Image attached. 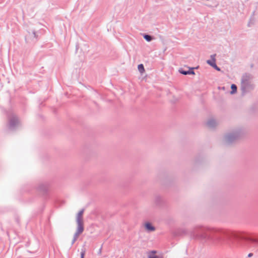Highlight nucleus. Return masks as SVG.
<instances>
[{
	"instance_id": "obj_14",
	"label": "nucleus",
	"mask_w": 258,
	"mask_h": 258,
	"mask_svg": "<svg viewBox=\"0 0 258 258\" xmlns=\"http://www.w3.org/2000/svg\"><path fill=\"white\" fill-rule=\"evenodd\" d=\"M231 91L230 93L231 94H234L237 91V86L235 84H232L231 86Z\"/></svg>"
},
{
	"instance_id": "obj_20",
	"label": "nucleus",
	"mask_w": 258,
	"mask_h": 258,
	"mask_svg": "<svg viewBox=\"0 0 258 258\" xmlns=\"http://www.w3.org/2000/svg\"><path fill=\"white\" fill-rule=\"evenodd\" d=\"M253 255V253H249L248 254V257H251Z\"/></svg>"
},
{
	"instance_id": "obj_23",
	"label": "nucleus",
	"mask_w": 258,
	"mask_h": 258,
	"mask_svg": "<svg viewBox=\"0 0 258 258\" xmlns=\"http://www.w3.org/2000/svg\"><path fill=\"white\" fill-rule=\"evenodd\" d=\"M152 252H153V253H155V252H156V251H152Z\"/></svg>"
},
{
	"instance_id": "obj_5",
	"label": "nucleus",
	"mask_w": 258,
	"mask_h": 258,
	"mask_svg": "<svg viewBox=\"0 0 258 258\" xmlns=\"http://www.w3.org/2000/svg\"><path fill=\"white\" fill-rule=\"evenodd\" d=\"M84 210L82 209L81 211L79 212L77 214L76 217V222L77 224V228H81V229H84L83 222V214L84 213Z\"/></svg>"
},
{
	"instance_id": "obj_7",
	"label": "nucleus",
	"mask_w": 258,
	"mask_h": 258,
	"mask_svg": "<svg viewBox=\"0 0 258 258\" xmlns=\"http://www.w3.org/2000/svg\"><path fill=\"white\" fill-rule=\"evenodd\" d=\"M84 230V229H81V228H77V230L75 233L74 234L73 240L72 241V245H73L75 242L79 235L81 234L83 232Z\"/></svg>"
},
{
	"instance_id": "obj_9",
	"label": "nucleus",
	"mask_w": 258,
	"mask_h": 258,
	"mask_svg": "<svg viewBox=\"0 0 258 258\" xmlns=\"http://www.w3.org/2000/svg\"><path fill=\"white\" fill-rule=\"evenodd\" d=\"M48 189V185L47 183H42L40 184L38 186V189L40 191L43 192L44 193L46 192Z\"/></svg>"
},
{
	"instance_id": "obj_10",
	"label": "nucleus",
	"mask_w": 258,
	"mask_h": 258,
	"mask_svg": "<svg viewBox=\"0 0 258 258\" xmlns=\"http://www.w3.org/2000/svg\"><path fill=\"white\" fill-rule=\"evenodd\" d=\"M145 227L146 230L148 232H152L155 230V228L150 223L147 222L145 224Z\"/></svg>"
},
{
	"instance_id": "obj_6",
	"label": "nucleus",
	"mask_w": 258,
	"mask_h": 258,
	"mask_svg": "<svg viewBox=\"0 0 258 258\" xmlns=\"http://www.w3.org/2000/svg\"><path fill=\"white\" fill-rule=\"evenodd\" d=\"M84 230V229H81V228H77V230L75 233L74 234L73 240L72 241V245H73L75 242L79 235L81 234L83 232Z\"/></svg>"
},
{
	"instance_id": "obj_12",
	"label": "nucleus",
	"mask_w": 258,
	"mask_h": 258,
	"mask_svg": "<svg viewBox=\"0 0 258 258\" xmlns=\"http://www.w3.org/2000/svg\"><path fill=\"white\" fill-rule=\"evenodd\" d=\"M216 54H212L211 55V60H207V63L211 66V67L214 66V64L216 63V58H215Z\"/></svg>"
},
{
	"instance_id": "obj_19",
	"label": "nucleus",
	"mask_w": 258,
	"mask_h": 258,
	"mask_svg": "<svg viewBox=\"0 0 258 258\" xmlns=\"http://www.w3.org/2000/svg\"><path fill=\"white\" fill-rule=\"evenodd\" d=\"M149 258H158V257H157V256H156V255H153V256L149 255Z\"/></svg>"
},
{
	"instance_id": "obj_18",
	"label": "nucleus",
	"mask_w": 258,
	"mask_h": 258,
	"mask_svg": "<svg viewBox=\"0 0 258 258\" xmlns=\"http://www.w3.org/2000/svg\"><path fill=\"white\" fill-rule=\"evenodd\" d=\"M32 35H33V37L34 38H37V36H36V34L35 32L33 31V33H32Z\"/></svg>"
},
{
	"instance_id": "obj_22",
	"label": "nucleus",
	"mask_w": 258,
	"mask_h": 258,
	"mask_svg": "<svg viewBox=\"0 0 258 258\" xmlns=\"http://www.w3.org/2000/svg\"><path fill=\"white\" fill-rule=\"evenodd\" d=\"M101 248L100 249V250H99V253H101Z\"/></svg>"
},
{
	"instance_id": "obj_1",
	"label": "nucleus",
	"mask_w": 258,
	"mask_h": 258,
	"mask_svg": "<svg viewBox=\"0 0 258 258\" xmlns=\"http://www.w3.org/2000/svg\"><path fill=\"white\" fill-rule=\"evenodd\" d=\"M190 237L204 243L233 244L235 240H245L258 243V240L249 236L243 232L225 230L221 229L195 227L190 232Z\"/></svg>"
},
{
	"instance_id": "obj_15",
	"label": "nucleus",
	"mask_w": 258,
	"mask_h": 258,
	"mask_svg": "<svg viewBox=\"0 0 258 258\" xmlns=\"http://www.w3.org/2000/svg\"><path fill=\"white\" fill-rule=\"evenodd\" d=\"M138 70L140 73H143L145 70L143 64H140L138 65Z\"/></svg>"
},
{
	"instance_id": "obj_4",
	"label": "nucleus",
	"mask_w": 258,
	"mask_h": 258,
	"mask_svg": "<svg viewBox=\"0 0 258 258\" xmlns=\"http://www.w3.org/2000/svg\"><path fill=\"white\" fill-rule=\"evenodd\" d=\"M20 122L17 116L12 114L9 117V128L11 131L15 130L19 126Z\"/></svg>"
},
{
	"instance_id": "obj_8",
	"label": "nucleus",
	"mask_w": 258,
	"mask_h": 258,
	"mask_svg": "<svg viewBox=\"0 0 258 258\" xmlns=\"http://www.w3.org/2000/svg\"><path fill=\"white\" fill-rule=\"evenodd\" d=\"M195 68H190L189 69L188 71H184L182 69L179 70V72L180 73H181L182 75H194L195 72L194 70L195 69Z\"/></svg>"
},
{
	"instance_id": "obj_17",
	"label": "nucleus",
	"mask_w": 258,
	"mask_h": 258,
	"mask_svg": "<svg viewBox=\"0 0 258 258\" xmlns=\"http://www.w3.org/2000/svg\"><path fill=\"white\" fill-rule=\"evenodd\" d=\"M212 67L218 71H220L221 70L220 68L217 66L216 63L214 64V66H213Z\"/></svg>"
},
{
	"instance_id": "obj_2",
	"label": "nucleus",
	"mask_w": 258,
	"mask_h": 258,
	"mask_svg": "<svg viewBox=\"0 0 258 258\" xmlns=\"http://www.w3.org/2000/svg\"><path fill=\"white\" fill-rule=\"evenodd\" d=\"M253 77L248 73L243 74L241 79L240 89L242 91V95H244L246 93L252 91L254 85L252 82Z\"/></svg>"
},
{
	"instance_id": "obj_16",
	"label": "nucleus",
	"mask_w": 258,
	"mask_h": 258,
	"mask_svg": "<svg viewBox=\"0 0 258 258\" xmlns=\"http://www.w3.org/2000/svg\"><path fill=\"white\" fill-rule=\"evenodd\" d=\"M85 254V249L84 248H83L81 249V257L80 258H84Z\"/></svg>"
},
{
	"instance_id": "obj_3",
	"label": "nucleus",
	"mask_w": 258,
	"mask_h": 258,
	"mask_svg": "<svg viewBox=\"0 0 258 258\" xmlns=\"http://www.w3.org/2000/svg\"><path fill=\"white\" fill-rule=\"evenodd\" d=\"M243 134V132L241 129H236L225 135L224 143L225 145H229L240 139Z\"/></svg>"
},
{
	"instance_id": "obj_11",
	"label": "nucleus",
	"mask_w": 258,
	"mask_h": 258,
	"mask_svg": "<svg viewBox=\"0 0 258 258\" xmlns=\"http://www.w3.org/2000/svg\"><path fill=\"white\" fill-rule=\"evenodd\" d=\"M207 126L210 128H214L217 125L216 120L214 119H211L207 122Z\"/></svg>"
},
{
	"instance_id": "obj_21",
	"label": "nucleus",
	"mask_w": 258,
	"mask_h": 258,
	"mask_svg": "<svg viewBox=\"0 0 258 258\" xmlns=\"http://www.w3.org/2000/svg\"><path fill=\"white\" fill-rule=\"evenodd\" d=\"M160 198V197H157L156 198V200L157 201L158 200H159Z\"/></svg>"
},
{
	"instance_id": "obj_13",
	"label": "nucleus",
	"mask_w": 258,
	"mask_h": 258,
	"mask_svg": "<svg viewBox=\"0 0 258 258\" xmlns=\"http://www.w3.org/2000/svg\"><path fill=\"white\" fill-rule=\"evenodd\" d=\"M143 37L148 42H150L153 39V37L148 34H144Z\"/></svg>"
}]
</instances>
